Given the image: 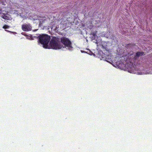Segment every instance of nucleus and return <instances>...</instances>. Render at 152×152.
Segmentation results:
<instances>
[{
    "label": "nucleus",
    "mask_w": 152,
    "mask_h": 152,
    "mask_svg": "<svg viewBox=\"0 0 152 152\" xmlns=\"http://www.w3.org/2000/svg\"><path fill=\"white\" fill-rule=\"evenodd\" d=\"M61 42L65 47L72 48V43L69 39L66 37H62L60 39Z\"/></svg>",
    "instance_id": "obj_3"
},
{
    "label": "nucleus",
    "mask_w": 152,
    "mask_h": 152,
    "mask_svg": "<svg viewBox=\"0 0 152 152\" xmlns=\"http://www.w3.org/2000/svg\"><path fill=\"white\" fill-rule=\"evenodd\" d=\"M95 22H97V21H96V20H95Z\"/></svg>",
    "instance_id": "obj_13"
},
{
    "label": "nucleus",
    "mask_w": 152,
    "mask_h": 152,
    "mask_svg": "<svg viewBox=\"0 0 152 152\" xmlns=\"http://www.w3.org/2000/svg\"><path fill=\"white\" fill-rule=\"evenodd\" d=\"M39 42L43 45L44 48H48V44L50 40V36L47 34H42L38 36Z\"/></svg>",
    "instance_id": "obj_1"
},
{
    "label": "nucleus",
    "mask_w": 152,
    "mask_h": 152,
    "mask_svg": "<svg viewBox=\"0 0 152 152\" xmlns=\"http://www.w3.org/2000/svg\"><path fill=\"white\" fill-rule=\"evenodd\" d=\"M66 14H67V15H68V14L69 13H66Z\"/></svg>",
    "instance_id": "obj_12"
},
{
    "label": "nucleus",
    "mask_w": 152,
    "mask_h": 152,
    "mask_svg": "<svg viewBox=\"0 0 152 152\" xmlns=\"http://www.w3.org/2000/svg\"><path fill=\"white\" fill-rule=\"evenodd\" d=\"M144 54V52H137L136 53L135 55H134V58L136 59L137 58H138L140 56H142Z\"/></svg>",
    "instance_id": "obj_5"
},
{
    "label": "nucleus",
    "mask_w": 152,
    "mask_h": 152,
    "mask_svg": "<svg viewBox=\"0 0 152 152\" xmlns=\"http://www.w3.org/2000/svg\"><path fill=\"white\" fill-rule=\"evenodd\" d=\"M96 32H91V34H92L93 36L94 37H95V36H96Z\"/></svg>",
    "instance_id": "obj_8"
},
{
    "label": "nucleus",
    "mask_w": 152,
    "mask_h": 152,
    "mask_svg": "<svg viewBox=\"0 0 152 152\" xmlns=\"http://www.w3.org/2000/svg\"><path fill=\"white\" fill-rule=\"evenodd\" d=\"M5 31H7L9 32V31H7V30H5Z\"/></svg>",
    "instance_id": "obj_11"
},
{
    "label": "nucleus",
    "mask_w": 152,
    "mask_h": 152,
    "mask_svg": "<svg viewBox=\"0 0 152 152\" xmlns=\"http://www.w3.org/2000/svg\"><path fill=\"white\" fill-rule=\"evenodd\" d=\"M129 45H131V46H133V44L132 43V44H130H130H128L127 45V46L128 47V46Z\"/></svg>",
    "instance_id": "obj_10"
},
{
    "label": "nucleus",
    "mask_w": 152,
    "mask_h": 152,
    "mask_svg": "<svg viewBox=\"0 0 152 152\" xmlns=\"http://www.w3.org/2000/svg\"><path fill=\"white\" fill-rule=\"evenodd\" d=\"M32 26L30 23H25L22 26V29L25 31H30L32 30Z\"/></svg>",
    "instance_id": "obj_4"
},
{
    "label": "nucleus",
    "mask_w": 152,
    "mask_h": 152,
    "mask_svg": "<svg viewBox=\"0 0 152 152\" xmlns=\"http://www.w3.org/2000/svg\"><path fill=\"white\" fill-rule=\"evenodd\" d=\"M2 17L5 20H11L12 19L11 16L8 14L4 15Z\"/></svg>",
    "instance_id": "obj_6"
},
{
    "label": "nucleus",
    "mask_w": 152,
    "mask_h": 152,
    "mask_svg": "<svg viewBox=\"0 0 152 152\" xmlns=\"http://www.w3.org/2000/svg\"><path fill=\"white\" fill-rule=\"evenodd\" d=\"M60 39L57 37H53L50 42V48L54 49H61L62 47L59 44Z\"/></svg>",
    "instance_id": "obj_2"
},
{
    "label": "nucleus",
    "mask_w": 152,
    "mask_h": 152,
    "mask_svg": "<svg viewBox=\"0 0 152 152\" xmlns=\"http://www.w3.org/2000/svg\"><path fill=\"white\" fill-rule=\"evenodd\" d=\"M10 27V26L7 25H5L2 27V28L4 29L8 28Z\"/></svg>",
    "instance_id": "obj_7"
},
{
    "label": "nucleus",
    "mask_w": 152,
    "mask_h": 152,
    "mask_svg": "<svg viewBox=\"0 0 152 152\" xmlns=\"http://www.w3.org/2000/svg\"><path fill=\"white\" fill-rule=\"evenodd\" d=\"M93 27V26L92 25H90L89 26H88V27L90 29H91Z\"/></svg>",
    "instance_id": "obj_9"
}]
</instances>
